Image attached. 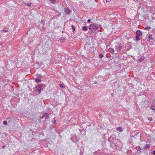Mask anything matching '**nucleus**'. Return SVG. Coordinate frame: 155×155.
I'll use <instances>...</instances> for the list:
<instances>
[{"instance_id":"f257e3e1","label":"nucleus","mask_w":155,"mask_h":155,"mask_svg":"<svg viewBox=\"0 0 155 155\" xmlns=\"http://www.w3.org/2000/svg\"><path fill=\"white\" fill-rule=\"evenodd\" d=\"M64 12L66 15H68L71 12V10L68 8H64Z\"/></svg>"},{"instance_id":"f03ea898","label":"nucleus","mask_w":155,"mask_h":155,"mask_svg":"<svg viewBox=\"0 0 155 155\" xmlns=\"http://www.w3.org/2000/svg\"><path fill=\"white\" fill-rule=\"evenodd\" d=\"M95 25H90L89 26V28L90 30L94 31H95Z\"/></svg>"},{"instance_id":"7ed1b4c3","label":"nucleus","mask_w":155,"mask_h":155,"mask_svg":"<svg viewBox=\"0 0 155 155\" xmlns=\"http://www.w3.org/2000/svg\"><path fill=\"white\" fill-rule=\"evenodd\" d=\"M116 49L117 51H119L121 49L122 47L121 46V45L119 44L118 45H116Z\"/></svg>"},{"instance_id":"20e7f679","label":"nucleus","mask_w":155,"mask_h":155,"mask_svg":"<svg viewBox=\"0 0 155 155\" xmlns=\"http://www.w3.org/2000/svg\"><path fill=\"white\" fill-rule=\"evenodd\" d=\"M35 88L36 91H38L39 92H41V87L39 85L38 86L36 87Z\"/></svg>"},{"instance_id":"39448f33","label":"nucleus","mask_w":155,"mask_h":155,"mask_svg":"<svg viewBox=\"0 0 155 155\" xmlns=\"http://www.w3.org/2000/svg\"><path fill=\"white\" fill-rule=\"evenodd\" d=\"M147 38V40L149 41H150V40H153V38L151 35H148Z\"/></svg>"},{"instance_id":"423d86ee","label":"nucleus","mask_w":155,"mask_h":155,"mask_svg":"<svg viewBox=\"0 0 155 155\" xmlns=\"http://www.w3.org/2000/svg\"><path fill=\"white\" fill-rule=\"evenodd\" d=\"M136 34L137 35L140 36L142 35V33L140 30H137L136 32Z\"/></svg>"},{"instance_id":"0eeeda50","label":"nucleus","mask_w":155,"mask_h":155,"mask_svg":"<svg viewBox=\"0 0 155 155\" xmlns=\"http://www.w3.org/2000/svg\"><path fill=\"white\" fill-rule=\"evenodd\" d=\"M117 131L121 132L123 131V129L121 127H120L117 128Z\"/></svg>"},{"instance_id":"6e6552de","label":"nucleus","mask_w":155,"mask_h":155,"mask_svg":"<svg viewBox=\"0 0 155 155\" xmlns=\"http://www.w3.org/2000/svg\"><path fill=\"white\" fill-rule=\"evenodd\" d=\"M66 38L65 37H62L60 39V41L61 42H64L65 40H66Z\"/></svg>"},{"instance_id":"1a4fd4ad","label":"nucleus","mask_w":155,"mask_h":155,"mask_svg":"<svg viewBox=\"0 0 155 155\" xmlns=\"http://www.w3.org/2000/svg\"><path fill=\"white\" fill-rule=\"evenodd\" d=\"M109 51L112 54H114V50L113 48H109Z\"/></svg>"},{"instance_id":"9d476101","label":"nucleus","mask_w":155,"mask_h":155,"mask_svg":"<svg viewBox=\"0 0 155 155\" xmlns=\"http://www.w3.org/2000/svg\"><path fill=\"white\" fill-rule=\"evenodd\" d=\"M82 30L84 31H87V28L86 26H84L82 27Z\"/></svg>"},{"instance_id":"9b49d317","label":"nucleus","mask_w":155,"mask_h":155,"mask_svg":"<svg viewBox=\"0 0 155 155\" xmlns=\"http://www.w3.org/2000/svg\"><path fill=\"white\" fill-rule=\"evenodd\" d=\"M151 29V28L150 26L147 27H145L144 28V29L145 30H149Z\"/></svg>"},{"instance_id":"f8f14e48","label":"nucleus","mask_w":155,"mask_h":155,"mask_svg":"<svg viewBox=\"0 0 155 155\" xmlns=\"http://www.w3.org/2000/svg\"><path fill=\"white\" fill-rule=\"evenodd\" d=\"M150 146L149 144H146L144 148V149H148L150 147Z\"/></svg>"},{"instance_id":"ddd939ff","label":"nucleus","mask_w":155,"mask_h":155,"mask_svg":"<svg viewBox=\"0 0 155 155\" xmlns=\"http://www.w3.org/2000/svg\"><path fill=\"white\" fill-rule=\"evenodd\" d=\"M44 115H45V120H46V119L48 118V114L47 113H44Z\"/></svg>"},{"instance_id":"4468645a","label":"nucleus","mask_w":155,"mask_h":155,"mask_svg":"<svg viewBox=\"0 0 155 155\" xmlns=\"http://www.w3.org/2000/svg\"><path fill=\"white\" fill-rule=\"evenodd\" d=\"M35 81L37 82H41V80L40 79H39V78H38V79L36 78L35 79Z\"/></svg>"},{"instance_id":"2eb2a0df","label":"nucleus","mask_w":155,"mask_h":155,"mask_svg":"<svg viewBox=\"0 0 155 155\" xmlns=\"http://www.w3.org/2000/svg\"><path fill=\"white\" fill-rule=\"evenodd\" d=\"M95 77H93L92 78V80L93 81V82H94V83L97 84V81H95Z\"/></svg>"},{"instance_id":"dca6fc26","label":"nucleus","mask_w":155,"mask_h":155,"mask_svg":"<svg viewBox=\"0 0 155 155\" xmlns=\"http://www.w3.org/2000/svg\"><path fill=\"white\" fill-rule=\"evenodd\" d=\"M51 2L53 3H55L56 0H49Z\"/></svg>"},{"instance_id":"f3484780","label":"nucleus","mask_w":155,"mask_h":155,"mask_svg":"<svg viewBox=\"0 0 155 155\" xmlns=\"http://www.w3.org/2000/svg\"><path fill=\"white\" fill-rule=\"evenodd\" d=\"M139 39V36L137 35L136 36V40L137 41Z\"/></svg>"},{"instance_id":"a211bd4d","label":"nucleus","mask_w":155,"mask_h":155,"mask_svg":"<svg viewBox=\"0 0 155 155\" xmlns=\"http://www.w3.org/2000/svg\"><path fill=\"white\" fill-rule=\"evenodd\" d=\"M151 109L152 110L155 111V105H152L151 106Z\"/></svg>"},{"instance_id":"6ab92c4d","label":"nucleus","mask_w":155,"mask_h":155,"mask_svg":"<svg viewBox=\"0 0 155 155\" xmlns=\"http://www.w3.org/2000/svg\"><path fill=\"white\" fill-rule=\"evenodd\" d=\"M71 27L72 28V29L73 30V31H75V28L74 27V26L73 25H71Z\"/></svg>"},{"instance_id":"aec40b11","label":"nucleus","mask_w":155,"mask_h":155,"mask_svg":"<svg viewBox=\"0 0 155 155\" xmlns=\"http://www.w3.org/2000/svg\"><path fill=\"white\" fill-rule=\"evenodd\" d=\"M45 117V115H44V113L43 114V115L40 118V119H43Z\"/></svg>"},{"instance_id":"412c9836","label":"nucleus","mask_w":155,"mask_h":155,"mask_svg":"<svg viewBox=\"0 0 155 155\" xmlns=\"http://www.w3.org/2000/svg\"><path fill=\"white\" fill-rule=\"evenodd\" d=\"M60 87L62 88H64V86L63 84H60Z\"/></svg>"},{"instance_id":"4be33fe9","label":"nucleus","mask_w":155,"mask_h":155,"mask_svg":"<svg viewBox=\"0 0 155 155\" xmlns=\"http://www.w3.org/2000/svg\"><path fill=\"white\" fill-rule=\"evenodd\" d=\"M99 57L100 58H102L103 57V55L102 54H100L99 56Z\"/></svg>"},{"instance_id":"5701e85b","label":"nucleus","mask_w":155,"mask_h":155,"mask_svg":"<svg viewBox=\"0 0 155 155\" xmlns=\"http://www.w3.org/2000/svg\"><path fill=\"white\" fill-rule=\"evenodd\" d=\"M7 122L6 121H4L3 122V124H4V125H6L7 124Z\"/></svg>"},{"instance_id":"b1692460","label":"nucleus","mask_w":155,"mask_h":155,"mask_svg":"<svg viewBox=\"0 0 155 155\" xmlns=\"http://www.w3.org/2000/svg\"><path fill=\"white\" fill-rule=\"evenodd\" d=\"M27 5L29 6H31V3H28L27 4Z\"/></svg>"},{"instance_id":"393cba45","label":"nucleus","mask_w":155,"mask_h":155,"mask_svg":"<svg viewBox=\"0 0 155 155\" xmlns=\"http://www.w3.org/2000/svg\"><path fill=\"white\" fill-rule=\"evenodd\" d=\"M143 59L142 58H140V59L139 60V61L140 62H141L143 60Z\"/></svg>"},{"instance_id":"a878e982","label":"nucleus","mask_w":155,"mask_h":155,"mask_svg":"<svg viewBox=\"0 0 155 155\" xmlns=\"http://www.w3.org/2000/svg\"><path fill=\"white\" fill-rule=\"evenodd\" d=\"M148 120H149L150 121H152L153 120V119L152 118H149Z\"/></svg>"},{"instance_id":"bb28decb","label":"nucleus","mask_w":155,"mask_h":155,"mask_svg":"<svg viewBox=\"0 0 155 155\" xmlns=\"http://www.w3.org/2000/svg\"><path fill=\"white\" fill-rule=\"evenodd\" d=\"M95 30H97V29H98V27L96 26V25H95Z\"/></svg>"},{"instance_id":"cd10ccee","label":"nucleus","mask_w":155,"mask_h":155,"mask_svg":"<svg viewBox=\"0 0 155 155\" xmlns=\"http://www.w3.org/2000/svg\"><path fill=\"white\" fill-rule=\"evenodd\" d=\"M41 22L42 24H44V21H43L42 20H41Z\"/></svg>"},{"instance_id":"c85d7f7f","label":"nucleus","mask_w":155,"mask_h":155,"mask_svg":"<svg viewBox=\"0 0 155 155\" xmlns=\"http://www.w3.org/2000/svg\"><path fill=\"white\" fill-rule=\"evenodd\" d=\"M3 31H5V32H7L8 31V30H7L4 29L2 30Z\"/></svg>"},{"instance_id":"c756f323","label":"nucleus","mask_w":155,"mask_h":155,"mask_svg":"<svg viewBox=\"0 0 155 155\" xmlns=\"http://www.w3.org/2000/svg\"><path fill=\"white\" fill-rule=\"evenodd\" d=\"M91 21V20L90 19H88L87 20V22L88 23H90Z\"/></svg>"},{"instance_id":"7c9ffc66","label":"nucleus","mask_w":155,"mask_h":155,"mask_svg":"<svg viewBox=\"0 0 155 155\" xmlns=\"http://www.w3.org/2000/svg\"><path fill=\"white\" fill-rule=\"evenodd\" d=\"M42 30H43V31H45V28H44V27H42Z\"/></svg>"},{"instance_id":"2f4dec72","label":"nucleus","mask_w":155,"mask_h":155,"mask_svg":"<svg viewBox=\"0 0 155 155\" xmlns=\"http://www.w3.org/2000/svg\"><path fill=\"white\" fill-rule=\"evenodd\" d=\"M137 148L139 149L140 150H141V149H140V147H139V146H137Z\"/></svg>"},{"instance_id":"473e14b6","label":"nucleus","mask_w":155,"mask_h":155,"mask_svg":"<svg viewBox=\"0 0 155 155\" xmlns=\"http://www.w3.org/2000/svg\"><path fill=\"white\" fill-rule=\"evenodd\" d=\"M107 2H109L110 0H106Z\"/></svg>"},{"instance_id":"72a5a7b5","label":"nucleus","mask_w":155,"mask_h":155,"mask_svg":"<svg viewBox=\"0 0 155 155\" xmlns=\"http://www.w3.org/2000/svg\"><path fill=\"white\" fill-rule=\"evenodd\" d=\"M153 153L155 155V150L154 151H153Z\"/></svg>"},{"instance_id":"f704fd0d","label":"nucleus","mask_w":155,"mask_h":155,"mask_svg":"<svg viewBox=\"0 0 155 155\" xmlns=\"http://www.w3.org/2000/svg\"><path fill=\"white\" fill-rule=\"evenodd\" d=\"M111 95L112 97H113L114 96V94L113 93H112L111 94Z\"/></svg>"},{"instance_id":"c9c22d12","label":"nucleus","mask_w":155,"mask_h":155,"mask_svg":"<svg viewBox=\"0 0 155 155\" xmlns=\"http://www.w3.org/2000/svg\"><path fill=\"white\" fill-rule=\"evenodd\" d=\"M5 147V146H2V148H4Z\"/></svg>"},{"instance_id":"e433bc0d","label":"nucleus","mask_w":155,"mask_h":155,"mask_svg":"<svg viewBox=\"0 0 155 155\" xmlns=\"http://www.w3.org/2000/svg\"><path fill=\"white\" fill-rule=\"evenodd\" d=\"M56 122V120L54 119V123H55V122Z\"/></svg>"},{"instance_id":"4c0bfd02","label":"nucleus","mask_w":155,"mask_h":155,"mask_svg":"<svg viewBox=\"0 0 155 155\" xmlns=\"http://www.w3.org/2000/svg\"><path fill=\"white\" fill-rule=\"evenodd\" d=\"M141 152V151H140V153Z\"/></svg>"}]
</instances>
